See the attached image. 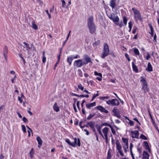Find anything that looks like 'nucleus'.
Here are the masks:
<instances>
[{"label":"nucleus","mask_w":159,"mask_h":159,"mask_svg":"<svg viewBox=\"0 0 159 159\" xmlns=\"http://www.w3.org/2000/svg\"><path fill=\"white\" fill-rule=\"evenodd\" d=\"M21 127H22V129L24 133H26V130L25 127V126L24 125H21Z\"/></svg>","instance_id":"ea45409f"},{"label":"nucleus","mask_w":159,"mask_h":159,"mask_svg":"<svg viewBox=\"0 0 159 159\" xmlns=\"http://www.w3.org/2000/svg\"><path fill=\"white\" fill-rule=\"evenodd\" d=\"M132 65L133 71L136 73L138 72V70L137 69V66L134 64V62H132Z\"/></svg>","instance_id":"f3484780"},{"label":"nucleus","mask_w":159,"mask_h":159,"mask_svg":"<svg viewBox=\"0 0 159 159\" xmlns=\"http://www.w3.org/2000/svg\"><path fill=\"white\" fill-rule=\"evenodd\" d=\"M129 123L130 126H133L134 125V122L130 120H129Z\"/></svg>","instance_id":"09e8293b"},{"label":"nucleus","mask_w":159,"mask_h":159,"mask_svg":"<svg viewBox=\"0 0 159 159\" xmlns=\"http://www.w3.org/2000/svg\"><path fill=\"white\" fill-rule=\"evenodd\" d=\"M142 89L143 90L144 93H146L149 91V89L148 87V86L145 87H142Z\"/></svg>","instance_id":"cd10ccee"},{"label":"nucleus","mask_w":159,"mask_h":159,"mask_svg":"<svg viewBox=\"0 0 159 159\" xmlns=\"http://www.w3.org/2000/svg\"><path fill=\"white\" fill-rule=\"evenodd\" d=\"M127 20L126 17L125 16H124L123 17V21L125 25H126L127 23Z\"/></svg>","instance_id":"473e14b6"},{"label":"nucleus","mask_w":159,"mask_h":159,"mask_svg":"<svg viewBox=\"0 0 159 159\" xmlns=\"http://www.w3.org/2000/svg\"><path fill=\"white\" fill-rule=\"evenodd\" d=\"M133 120L136 121L137 122H138V123H139V124L140 125H141V124L139 122V121L136 118H134L133 119Z\"/></svg>","instance_id":"6e6d98bb"},{"label":"nucleus","mask_w":159,"mask_h":159,"mask_svg":"<svg viewBox=\"0 0 159 159\" xmlns=\"http://www.w3.org/2000/svg\"><path fill=\"white\" fill-rule=\"evenodd\" d=\"M26 127L27 129H29V130L32 133V134H33V132H32V130L31 129V128H30L29 126L26 125Z\"/></svg>","instance_id":"0e129e2a"},{"label":"nucleus","mask_w":159,"mask_h":159,"mask_svg":"<svg viewBox=\"0 0 159 159\" xmlns=\"http://www.w3.org/2000/svg\"><path fill=\"white\" fill-rule=\"evenodd\" d=\"M100 42V40H98L97 41H96L95 42L93 43V45L94 47H96L99 44Z\"/></svg>","instance_id":"bb28decb"},{"label":"nucleus","mask_w":159,"mask_h":159,"mask_svg":"<svg viewBox=\"0 0 159 159\" xmlns=\"http://www.w3.org/2000/svg\"><path fill=\"white\" fill-rule=\"evenodd\" d=\"M146 70L149 72L152 71V66L150 62H149L148 64V67L146 68Z\"/></svg>","instance_id":"2eb2a0df"},{"label":"nucleus","mask_w":159,"mask_h":159,"mask_svg":"<svg viewBox=\"0 0 159 159\" xmlns=\"http://www.w3.org/2000/svg\"><path fill=\"white\" fill-rule=\"evenodd\" d=\"M148 26L150 27L151 30V32H149V33L151 34V36L152 37L154 34L153 28L151 24H148Z\"/></svg>","instance_id":"a211bd4d"},{"label":"nucleus","mask_w":159,"mask_h":159,"mask_svg":"<svg viewBox=\"0 0 159 159\" xmlns=\"http://www.w3.org/2000/svg\"><path fill=\"white\" fill-rule=\"evenodd\" d=\"M78 88L81 90L83 91L84 89V87L81 84H80L78 85Z\"/></svg>","instance_id":"58836bf2"},{"label":"nucleus","mask_w":159,"mask_h":159,"mask_svg":"<svg viewBox=\"0 0 159 159\" xmlns=\"http://www.w3.org/2000/svg\"><path fill=\"white\" fill-rule=\"evenodd\" d=\"M99 95V94L98 93H97L96 94H94L93 97V98L91 100V101H93V100L94 99V98L97 97Z\"/></svg>","instance_id":"e433bc0d"},{"label":"nucleus","mask_w":159,"mask_h":159,"mask_svg":"<svg viewBox=\"0 0 159 159\" xmlns=\"http://www.w3.org/2000/svg\"><path fill=\"white\" fill-rule=\"evenodd\" d=\"M102 112H104L106 113H108V111L107 110H106L104 108V109H103L102 111Z\"/></svg>","instance_id":"5fc2aeb1"},{"label":"nucleus","mask_w":159,"mask_h":159,"mask_svg":"<svg viewBox=\"0 0 159 159\" xmlns=\"http://www.w3.org/2000/svg\"><path fill=\"white\" fill-rule=\"evenodd\" d=\"M8 52V50L7 47L6 45H5L4 46L3 51V55H7Z\"/></svg>","instance_id":"aec40b11"},{"label":"nucleus","mask_w":159,"mask_h":159,"mask_svg":"<svg viewBox=\"0 0 159 159\" xmlns=\"http://www.w3.org/2000/svg\"><path fill=\"white\" fill-rule=\"evenodd\" d=\"M96 105V102H94L91 103H87L86 104V107L88 109H90L91 107L95 106Z\"/></svg>","instance_id":"ddd939ff"},{"label":"nucleus","mask_w":159,"mask_h":159,"mask_svg":"<svg viewBox=\"0 0 159 159\" xmlns=\"http://www.w3.org/2000/svg\"><path fill=\"white\" fill-rule=\"evenodd\" d=\"M149 154L147 151H144L143 154V159H149Z\"/></svg>","instance_id":"1a4fd4ad"},{"label":"nucleus","mask_w":159,"mask_h":159,"mask_svg":"<svg viewBox=\"0 0 159 159\" xmlns=\"http://www.w3.org/2000/svg\"><path fill=\"white\" fill-rule=\"evenodd\" d=\"M22 120H23V121L25 122V123H27L28 122V120H27V118L25 117H24L23 118H22Z\"/></svg>","instance_id":"a18cd8bd"},{"label":"nucleus","mask_w":159,"mask_h":159,"mask_svg":"<svg viewBox=\"0 0 159 159\" xmlns=\"http://www.w3.org/2000/svg\"><path fill=\"white\" fill-rule=\"evenodd\" d=\"M122 140L123 142V143H127V142H128V140L125 138H122Z\"/></svg>","instance_id":"37998d69"},{"label":"nucleus","mask_w":159,"mask_h":159,"mask_svg":"<svg viewBox=\"0 0 159 159\" xmlns=\"http://www.w3.org/2000/svg\"><path fill=\"white\" fill-rule=\"evenodd\" d=\"M143 144L144 146L146 147H147V146H148V143L147 141H144L143 142Z\"/></svg>","instance_id":"3c124183"},{"label":"nucleus","mask_w":159,"mask_h":159,"mask_svg":"<svg viewBox=\"0 0 159 159\" xmlns=\"http://www.w3.org/2000/svg\"><path fill=\"white\" fill-rule=\"evenodd\" d=\"M32 27L35 30L38 29V26L34 23V22H32Z\"/></svg>","instance_id":"72a5a7b5"},{"label":"nucleus","mask_w":159,"mask_h":159,"mask_svg":"<svg viewBox=\"0 0 159 159\" xmlns=\"http://www.w3.org/2000/svg\"><path fill=\"white\" fill-rule=\"evenodd\" d=\"M53 108L54 110L57 112L59 111H60L59 108L57 106V103H55L54 104L53 106Z\"/></svg>","instance_id":"6ab92c4d"},{"label":"nucleus","mask_w":159,"mask_h":159,"mask_svg":"<svg viewBox=\"0 0 159 159\" xmlns=\"http://www.w3.org/2000/svg\"><path fill=\"white\" fill-rule=\"evenodd\" d=\"M141 78L140 82H142V87L147 86V83L145 79L142 76L141 77Z\"/></svg>","instance_id":"9d476101"},{"label":"nucleus","mask_w":159,"mask_h":159,"mask_svg":"<svg viewBox=\"0 0 159 159\" xmlns=\"http://www.w3.org/2000/svg\"><path fill=\"white\" fill-rule=\"evenodd\" d=\"M112 112L114 113V115L116 116L117 114H119V112L117 111V109L115 107L112 110Z\"/></svg>","instance_id":"a878e982"},{"label":"nucleus","mask_w":159,"mask_h":159,"mask_svg":"<svg viewBox=\"0 0 159 159\" xmlns=\"http://www.w3.org/2000/svg\"><path fill=\"white\" fill-rule=\"evenodd\" d=\"M73 58L72 56L68 57L67 59V61L69 63L70 65L71 64L72 61L73 60Z\"/></svg>","instance_id":"b1692460"},{"label":"nucleus","mask_w":159,"mask_h":159,"mask_svg":"<svg viewBox=\"0 0 159 159\" xmlns=\"http://www.w3.org/2000/svg\"><path fill=\"white\" fill-rule=\"evenodd\" d=\"M33 148H32L29 153L31 158H32L33 157V154L34 153L33 152Z\"/></svg>","instance_id":"7c9ffc66"},{"label":"nucleus","mask_w":159,"mask_h":159,"mask_svg":"<svg viewBox=\"0 0 159 159\" xmlns=\"http://www.w3.org/2000/svg\"><path fill=\"white\" fill-rule=\"evenodd\" d=\"M134 53L136 55H139V52L138 49L136 48H134Z\"/></svg>","instance_id":"c85d7f7f"},{"label":"nucleus","mask_w":159,"mask_h":159,"mask_svg":"<svg viewBox=\"0 0 159 159\" xmlns=\"http://www.w3.org/2000/svg\"><path fill=\"white\" fill-rule=\"evenodd\" d=\"M84 131L86 132V134L87 135H89V131L87 130V129H84Z\"/></svg>","instance_id":"680f3d73"},{"label":"nucleus","mask_w":159,"mask_h":159,"mask_svg":"<svg viewBox=\"0 0 159 159\" xmlns=\"http://www.w3.org/2000/svg\"><path fill=\"white\" fill-rule=\"evenodd\" d=\"M101 126H108L109 124L107 123H104L101 124Z\"/></svg>","instance_id":"13d9d810"},{"label":"nucleus","mask_w":159,"mask_h":159,"mask_svg":"<svg viewBox=\"0 0 159 159\" xmlns=\"http://www.w3.org/2000/svg\"><path fill=\"white\" fill-rule=\"evenodd\" d=\"M132 24L131 21H130L129 23V27L130 30H131L132 27Z\"/></svg>","instance_id":"49530a36"},{"label":"nucleus","mask_w":159,"mask_h":159,"mask_svg":"<svg viewBox=\"0 0 159 159\" xmlns=\"http://www.w3.org/2000/svg\"><path fill=\"white\" fill-rule=\"evenodd\" d=\"M102 126H101V125L100 126V127H98V128H97V129L99 133L102 136L103 138H104V136H103L101 131Z\"/></svg>","instance_id":"412c9836"},{"label":"nucleus","mask_w":159,"mask_h":159,"mask_svg":"<svg viewBox=\"0 0 159 159\" xmlns=\"http://www.w3.org/2000/svg\"><path fill=\"white\" fill-rule=\"evenodd\" d=\"M23 43L25 45V46H24V48H26L27 51H30L31 49V48L30 47L29 45L25 42H24Z\"/></svg>","instance_id":"dca6fc26"},{"label":"nucleus","mask_w":159,"mask_h":159,"mask_svg":"<svg viewBox=\"0 0 159 159\" xmlns=\"http://www.w3.org/2000/svg\"><path fill=\"white\" fill-rule=\"evenodd\" d=\"M132 134L131 137L133 138H138V136L139 134V132L136 131H131Z\"/></svg>","instance_id":"0eeeda50"},{"label":"nucleus","mask_w":159,"mask_h":159,"mask_svg":"<svg viewBox=\"0 0 159 159\" xmlns=\"http://www.w3.org/2000/svg\"><path fill=\"white\" fill-rule=\"evenodd\" d=\"M116 24L117 25L119 26L120 27H122L123 26V25L122 23V21H121L120 23H116Z\"/></svg>","instance_id":"f704fd0d"},{"label":"nucleus","mask_w":159,"mask_h":159,"mask_svg":"<svg viewBox=\"0 0 159 159\" xmlns=\"http://www.w3.org/2000/svg\"><path fill=\"white\" fill-rule=\"evenodd\" d=\"M76 144L78 145L79 147L80 146L81 144L80 139H77V144Z\"/></svg>","instance_id":"8fccbe9b"},{"label":"nucleus","mask_w":159,"mask_h":159,"mask_svg":"<svg viewBox=\"0 0 159 159\" xmlns=\"http://www.w3.org/2000/svg\"><path fill=\"white\" fill-rule=\"evenodd\" d=\"M95 115V114H93V115L90 114V115L87 117V119L88 120H90Z\"/></svg>","instance_id":"c9c22d12"},{"label":"nucleus","mask_w":159,"mask_h":159,"mask_svg":"<svg viewBox=\"0 0 159 159\" xmlns=\"http://www.w3.org/2000/svg\"><path fill=\"white\" fill-rule=\"evenodd\" d=\"M36 140L38 142L39 144L41 145L42 144L43 141L40 138L39 136H38L36 138Z\"/></svg>","instance_id":"393cba45"},{"label":"nucleus","mask_w":159,"mask_h":159,"mask_svg":"<svg viewBox=\"0 0 159 159\" xmlns=\"http://www.w3.org/2000/svg\"><path fill=\"white\" fill-rule=\"evenodd\" d=\"M89 126L92 129L95 127V123L94 122L90 121L88 122Z\"/></svg>","instance_id":"4be33fe9"},{"label":"nucleus","mask_w":159,"mask_h":159,"mask_svg":"<svg viewBox=\"0 0 159 159\" xmlns=\"http://www.w3.org/2000/svg\"><path fill=\"white\" fill-rule=\"evenodd\" d=\"M109 18L112 20L113 22L115 23H117L119 21V18L118 16H116L115 14L112 13L111 15L108 16Z\"/></svg>","instance_id":"39448f33"},{"label":"nucleus","mask_w":159,"mask_h":159,"mask_svg":"<svg viewBox=\"0 0 159 159\" xmlns=\"http://www.w3.org/2000/svg\"><path fill=\"white\" fill-rule=\"evenodd\" d=\"M133 147V145L132 143H131L130 144V151H132V148Z\"/></svg>","instance_id":"69168bd1"},{"label":"nucleus","mask_w":159,"mask_h":159,"mask_svg":"<svg viewBox=\"0 0 159 159\" xmlns=\"http://www.w3.org/2000/svg\"><path fill=\"white\" fill-rule=\"evenodd\" d=\"M111 155L109 152H108L107 153V159H111Z\"/></svg>","instance_id":"a19ab883"},{"label":"nucleus","mask_w":159,"mask_h":159,"mask_svg":"<svg viewBox=\"0 0 159 159\" xmlns=\"http://www.w3.org/2000/svg\"><path fill=\"white\" fill-rule=\"evenodd\" d=\"M106 103L108 105H111L113 106H118L120 103L119 101L116 99H113L108 101H106Z\"/></svg>","instance_id":"20e7f679"},{"label":"nucleus","mask_w":159,"mask_h":159,"mask_svg":"<svg viewBox=\"0 0 159 159\" xmlns=\"http://www.w3.org/2000/svg\"><path fill=\"white\" fill-rule=\"evenodd\" d=\"M109 97L108 96H106V97H102L100 98V99L104 100L105 99H108L109 98Z\"/></svg>","instance_id":"de8ad7c7"},{"label":"nucleus","mask_w":159,"mask_h":159,"mask_svg":"<svg viewBox=\"0 0 159 159\" xmlns=\"http://www.w3.org/2000/svg\"><path fill=\"white\" fill-rule=\"evenodd\" d=\"M111 132H112V133L113 134H116V132L115 131V130H114V129H113V128H111Z\"/></svg>","instance_id":"338daca9"},{"label":"nucleus","mask_w":159,"mask_h":159,"mask_svg":"<svg viewBox=\"0 0 159 159\" xmlns=\"http://www.w3.org/2000/svg\"><path fill=\"white\" fill-rule=\"evenodd\" d=\"M116 0H111L110 6L112 9L116 7Z\"/></svg>","instance_id":"4468645a"},{"label":"nucleus","mask_w":159,"mask_h":159,"mask_svg":"<svg viewBox=\"0 0 159 159\" xmlns=\"http://www.w3.org/2000/svg\"><path fill=\"white\" fill-rule=\"evenodd\" d=\"M120 154L122 156H124V153H123L122 151H121V150H120L119 151H118Z\"/></svg>","instance_id":"603ef678"},{"label":"nucleus","mask_w":159,"mask_h":159,"mask_svg":"<svg viewBox=\"0 0 159 159\" xmlns=\"http://www.w3.org/2000/svg\"><path fill=\"white\" fill-rule=\"evenodd\" d=\"M18 99L20 101V103H22V102L23 101V100L21 99L22 98H20V97L18 96Z\"/></svg>","instance_id":"4d7b16f0"},{"label":"nucleus","mask_w":159,"mask_h":159,"mask_svg":"<svg viewBox=\"0 0 159 159\" xmlns=\"http://www.w3.org/2000/svg\"><path fill=\"white\" fill-rule=\"evenodd\" d=\"M132 10L134 12V17L136 18H137L140 21H142V18L141 16L139 11L134 7L133 8H132Z\"/></svg>","instance_id":"7ed1b4c3"},{"label":"nucleus","mask_w":159,"mask_h":159,"mask_svg":"<svg viewBox=\"0 0 159 159\" xmlns=\"http://www.w3.org/2000/svg\"><path fill=\"white\" fill-rule=\"evenodd\" d=\"M94 74L96 75H98L101 77H102V74L101 73H98L97 71L94 72Z\"/></svg>","instance_id":"79ce46f5"},{"label":"nucleus","mask_w":159,"mask_h":159,"mask_svg":"<svg viewBox=\"0 0 159 159\" xmlns=\"http://www.w3.org/2000/svg\"><path fill=\"white\" fill-rule=\"evenodd\" d=\"M84 60H85L86 62H84V64L86 65L89 62H91V60L90 58L88 57V55L85 54L84 56Z\"/></svg>","instance_id":"6e6552de"},{"label":"nucleus","mask_w":159,"mask_h":159,"mask_svg":"<svg viewBox=\"0 0 159 159\" xmlns=\"http://www.w3.org/2000/svg\"><path fill=\"white\" fill-rule=\"evenodd\" d=\"M92 129L93 131L95 133V134H96V129L95 128V127H93V128H92Z\"/></svg>","instance_id":"e2e57ef3"},{"label":"nucleus","mask_w":159,"mask_h":159,"mask_svg":"<svg viewBox=\"0 0 159 159\" xmlns=\"http://www.w3.org/2000/svg\"><path fill=\"white\" fill-rule=\"evenodd\" d=\"M109 52V46L107 43L104 44V48L102 53L101 54V57L102 58H104L105 57L108 55Z\"/></svg>","instance_id":"f03ea898"},{"label":"nucleus","mask_w":159,"mask_h":159,"mask_svg":"<svg viewBox=\"0 0 159 159\" xmlns=\"http://www.w3.org/2000/svg\"><path fill=\"white\" fill-rule=\"evenodd\" d=\"M125 57L127 58L128 61H130V59L129 57V56L128 54H127V53H125Z\"/></svg>","instance_id":"c03bdc74"},{"label":"nucleus","mask_w":159,"mask_h":159,"mask_svg":"<svg viewBox=\"0 0 159 159\" xmlns=\"http://www.w3.org/2000/svg\"><path fill=\"white\" fill-rule=\"evenodd\" d=\"M109 128L108 127H105L102 129V131L104 135V136H107V133L108 132Z\"/></svg>","instance_id":"f8f14e48"},{"label":"nucleus","mask_w":159,"mask_h":159,"mask_svg":"<svg viewBox=\"0 0 159 159\" xmlns=\"http://www.w3.org/2000/svg\"><path fill=\"white\" fill-rule=\"evenodd\" d=\"M140 137L141 139L144 140H147L148 139L143 134H141L140 136Z\"/></svg>","instance_id":"2f4dec72"},{"label":"nucleus","mask_w":159,"mask_h":159,"mask_svg":"<svg viewBox=\"0 0 159 159\" xmlns=\"http://www.w3.org/2000/svg\"><path fill=\"white\" fill-rule=\"evenodd\" d=\"M74 64L77 67H80L83 66L84 62L81 59H79L75 61L74 63Z\"/></svg>","instance_id":"423d86ee"},{"label":"nucleus","mask_w":159,"mask_h":159,"mask_svg":"<svg viewBox=\"0 0 159 159\" xmlns=\"http://www.w3.org/2000/svg\"><path fill=\"white\" fill-rule=\"evenodd\" d=\"M116 143L117 150L118 151L121 150L122 147L118 140H116Z\"/></svg>","instance_id":"9b49d317"},{"label":"nucleus","mask_w":159,"mask_h":159,"mask_svg":"<svg viewBox=\"0 0 159 159\" xmlns=\"http://www.w3.org/2000/svg\"><path fill=\"white\" fill-rule=\"evenodd\" d=\"M150 57V56L149 54H148L146 57V59L147 60H148Z\"/></svg>","instance_id":"bf43d9fd"},{"label":"nucleus","mask_w":159,"mask_h":159,"mask_svg":"<svg viewBox=\"0 0 159 159\" xmlns=\"http://www.w3.org/2000/svg\"><path fill=\"white\" fill-rule=\"evenodd\" d=\"M66 142L69 145L73 147H75V143H74L73 142L72 143L70 142V140L69 139H67L66 140Z\"/></svg>","instance_id":"5701e85b"},{"label":"nucleus","mask_w":159,"mask_h":159,"mask_svg":"<svg viewBox=\"0 0 159 159\" xmlns=\"http://www.w3.org/2000/svg\"><path fill=\"white\" fill-rule=\"evenodd\" d=\"M96 108L102 112L104 107L101 106H99L96 107Z\"/></svg>","instance_id":"c756f323"},{"label":"nucleus","mask_w":159,"mask_h":159,"mask_svg":"<svg viewBox=\"0 0 159 159\" xmlns=\"http://www.w3.org/2000/svg\"><path fill=\"white\" fill-rule=\"evenodd\" d=\"M85 102V100H83L82 101V103H81V107H83V104H84V102Z\"/></svg>","instance_id":"774afa93"},{"label":"nucleus","mask_w":159,"mask_h":159,"mask_svg":"<svg viewBox=\"0 0 159 159\" xmlns=\"http://www.w3.org/2000/svg\"><path fill=\"white\" fill-rule=\"evenodd\" d=\"M46 61V58L44 56H43V63H45Z\"/></svg>","instance_id":"052dcab7"},{"label":"nucleus","mask_w":159,"mask_h":159,"mask_svg":"<svg viewBox=\"0 0 159 159\" xmlns=\"http://www.w3.org/2000/svg\"><path fill=\"white\" fill-rule=\"evenodd\" d=\"M78 73L79 75L80 76V77L82 76H83L82 73V72L81 70H80V69L78 70Z\"/></svg>","instance_id":"4c0bfd02"},{"label":"nucleus","mask_w":159,"mask_h":159,"mask_svg":"<svg viewBox=\"0 0 159 159\" xmlns=\"http://www.w3.org/2000/svg\"><path fill=\"white\" fill-rule=\"evenodd\" d=\"M62 3V6L63 7H64L66 4V2L64 0H61Z\"/></svg>","instance_id":"864d4df0"},{"label":"nucleus","mask_w":159,"mask_h":159,"mask_svg":"<svg viewBox=\"0 0 159 159\" xmlns=\"http://www.w3.org/2000/svg\"><path fill=\"white\" fill-rule=\"evenodd\" d=\"M88 25L91 34L94 33L96 30V27L93 22V18L92 16H89L88 20Z\"/></svg>","instance_id":"f257e3e1"}]
</instances>
